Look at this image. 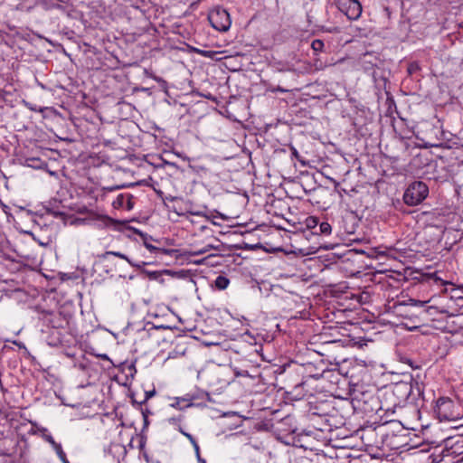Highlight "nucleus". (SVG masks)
<instances>
[{
  "label": "nucleus",
  "mask_w": 463,
  "mask_h": 463,
  "mask_svg": "<svg viewBox=\"0 0 463 463\" xmlns=\"http://www.w3.org/2000/svg\"><path fill=\"white\" fill-rule=\"evenodd\" d=\"M433 410L440 421L458 420L463 416L460 406L449 397L441 396L437 399Z\"/></svg>",
  "instance_id": "nucleus-1"
},
{
  "label": "nucleus",
  "mask_w": 463,
  "mask_h": 463,
  "mask_svg": "<svg viewBox=\"0 0 463 463\" xmlns=\"http://www.w3.org/2000/svg\"><path fill=\"white\" fill-rule=\"evenodd\" d=\"M429 194V187L422 181L411 183L403 194V202L409 206L421 203Z\"/></svg>",
  "instance_id": "nucleus-2"
},
{
  "label": "nucleus",
  "mask_w": 463,
  "mask_h": 463,
  "mask_svg": "<svg viewBox=\"0 0 463 463\" xmlns=\"http://www.w3.org/2000/svg\"><path fill=\"white\" fill-rule=\"evenodd\" d=\"M43 323L54 329H67L70 327L72 315L65 311H44L42 313Z\"/></svg>",
  "instance_id": "nucleus-3"
},
{
  "label": "nucleus",
  "mask_w": 463,
  "mask_h": 463,
  "mask_svg": "<svg viewBox=\"0 0 463 463\" xmlns=\"http://www.w3.org/2000/svg\"><path fill=\"white\" fill-rule=\"evenodd\" d=\"M211 25L217 31L226 32L232 24L229 13L221 7L212 10L208 14Z\"/></svg>",
  "instance_id": "nucleus-4"
},
{
  "label": "nucleus",
  "mask_w": 463,
  "mask_h": 463,
  "mask_svg": "<svg viewBox=\"0 0 463 463\" xmlns=\"http://www.w3.org/2000/svg\"><path fill=\"white\" fill-rule=\"evenodd\" d=\"M338 10L349 20H357L362 14V5L358 0H334Z\"/></svg>",
  "instance_id": "nucleus-5"
},
{
  "label": "nucleus",
  "mask_w": 463,
  "mask_h": 463,
  "mask_svg": "<svg viewBox=\"0 0 463 463\" xmlns=\"http://www.w3.org/2000/svg\"><path fill=\"white\" fill-rule=\"evenodd\" d=\"M433 130L435 131V136H437V133L441 132L440 127L434 128ZM427 146L430 147H440V148H448V149H458L463 151V144L460 143V139L456 137L449 140H440L438 137H435V138H432V140H430L426 143Z\"/></svg>",
  "instance_id": "nucleus-6"
},
{
  "label": "nucleus",
  "mask_w": 463,
  "mask_h": 463,
  "mask_svg": "<svg viewBox=\"0 0 463 463\" xmlns=\"http://www.w3.org/2000/svg\"><path fill=\"white\" fill-rule=\"evenodd\" d=\"M431 301V299H429L427 301H421V300H416V299H409V305L412 307H419L421 308L420 315H427L429 317H435L439 313H443L444 310L440 309L439 307L436 306H427Z\"/></svg>",
  "instance_id": "nucleus-7"
},
{
  "label": "nucleus",
  "mask_w": 463,
  "mask_h": 463,
  "mask_svg": "<svg viewBox=\"0 0 463 463\" xmlns=\"http://www.w3.org/2000/svg\"><path fill=\"white\" fill-rule=\"evenodd\" d=\"M134 196L129 193L118 194L112 201V206L115 209H123L130 211L134 206Z\"/></svg>",
  "instance_id": "nucleus-8"
},
{
  "label": "nucleus",
  "mask_w": 463,
  "mask_h": 463,
  "mask_svg": "<svg viewBox=\"0 0 463 463\" xmlns=\"http://www.w3.org/2000/svg\"><path fill=\"white\" fill-rule=\"evenodd\" d=\"M446 447H449L451 454L462 456L463 458V438L458 437L456 439L452 437L447 439Z\"/></svg>",
  "instance_id": "nucleus-9"
},
{
  "label": "nucleus",
  "mask_w": 463,
  "mask_h": 463,
  "mask_svg": "<svg viewBox=\"0 0 463 463\" xmlns=\"http://www.w3.org/2000/svg\"><path fill=\"white\" fill-rule=\"evenodd\" d=\"M306 372L308 373V377L318 379L320 377H325V374L331 371L326 368L324 362L321 360L318 364V367H316V373H313V365L311 364H307Z\"/></svg>",
  "instance_id": "nucleus-10"
},
{
  "label": "nucleus",
  "mask_w": 463,
  "mask_h": 463,
  "mask_svg": "<svg viewBox=\"0 0 463 463\" xmlns=\"http://www.w3.org/2000/svg\"><path fill=\"white\" fill-rule=\"evenodd\" d=\"M140 236L142 237L143 241H144V245L145 247L150 251V252H161V253H165V254H167L169 252L168 250H165V249H161V248H157L154 245H152L150 242H148L147 241V237L146 234H144L143 232H139Z\"/></svg>",
  "instance_id": "nucleus-11"
},
{
  "label": "nucleus",
  "mask_w": 463,
  "mask_h": 463,
  "mask_svg": "<svg viewBox=\"0 0 463 463\" xmlns=\"http://www.w3.org/2000/svg\"><path fill=\"white\" fill-rule=\"evenodd\" d=\"M229 284H230V279L227 277L222 276V275L218 276L213 282L215 288L218 290L226 289L228 288Z\"/></svg>",
  "instance_id": "nucleus-12"
},
{
  "label": "nucleus",
  "mask_w": 463,
  "mask_h": 463,
  "mask_svg": "<svg viewBox=\"0 0 463 463\" xmlns=\"http://www.w3.org/2000/svg\"><path fill=\"white\" fill-rule=\"evenodd\" d=\"M108 254H111L113 256H116L118 258H120L122 260H125L126 261H128L131 266L133 267H137V268H140L142 265H145L146 263L145 262H142V263H135L133 262L127 255L121 253V252H118V251H109L107 252Z\"/></svg>",
  "instance_id": "nucleus-13"
},
{
  "label": "nucleus",
  "mask_w": 463,
  "mask_h": 463,
  "mask_svg": "<svg viewBox=\"0 0 463 463\" xmlns=\"http://www.w3.org/2000/svg\"><path fill=\"white\" fill-rule=\"evenodd\" d=\"M213 249H217V247H214L213 245L212 244H206L204 247L203 248H195L192 250L189 251V254L191 256H198V255H202V254H204L206 252H208L209 250H213Z\"/></svg>",
  "instance_id": "nucleus-14"
},
{
  "label": "nucleus",
  "mask_w": 463,
  "mask_h": 463,
  "mask_svg": "<svg viewBox=\"0 0 463 463\" xmlns=\"http://www.w3.org/2000/svg\"><path fill=\"white\" fill-rule=\"evenodd\" d=\"M319 231L322 234L329 235L332 232V227L327 222H322L319 224Z\"/></svg>",
  "instance_id": "nucleus-15"
},
{
  "label": "nucleus",
  "mask_w": 463,
  "mask_h": 463,
  "mask_svg": "<svg viewBox=\"0 0 463 463\" xmlns=\"http://www.w3.org/2000/svg\"><path fill=\"white\" fill-rule=\"evenodd\" d=\"M54 450L56 451L58 457L63 463H70L69 460L67 459L65 452L62 449L61 445H56Z\"/></svg>",
  "instance_id": "nucleus-16"
},
{
  "label": "nucleus",
  "mask_w": 463,
  "mask_h": 463,
  "mask_svg": "<svg viewBox=\"0 0 463 463\" xmlns=\"http://www.w3.org/2000/svg\"><path fill=\"white\" fill-rule=\"evenodd\" d=\"M311 47L316 52H321L324 48V43L319 39H316L312 42Z\"/></svg>",
  "instance_id": "nucleus-17"
},
{
  "label": "nucleus",
  "mask_w": 463,
  "mask_h": 463,
  "mask_svg": "<svg viewBox=\"0 0 463 463\" xmlns=\"http://www.w3.org/2000/svg\"><path fill=\"white\" fill-rule=\"evenodd\" d=\"M429 280H433V282H434L436 285H440V286H442V285H445V284H446V282H445V281H443V279H441L440 278H439V277L437 276V274H436V273H434V274L430 275V276L429 277Z\"/></svg>",
  "instance_id": "nucleus-18"
},
{
  "label": "nucleus",
  "mask_w": 463,
  "mask_h": 463,
  "mask_svg": "<svg viewBox=\"0 0 463 463\" xmlns=\"http://www.w3.org/2000/svg\"><path fill=\"white\" fill-rule=\"evenodd\" d=\"M193 447L195 450V453H196V456H197V458L200 462L202 463H206L204 459L201 458V456H200V448H199V445L197 442H195V444H193Z\"/></svg>",
  "instance_id": "nucleus-19"
},
{
  "label": "nucleus",
  "mask_w": 463,
  "mask_h": 463,
  "mask_svg": "<svg viewBox=\"0 0 463 463\" xmlns=\"http://www.w3.org/2000/svg\"><path fill=\"white\" fill-rule=\"evenodd\" d=\"M45 439L50 443L52 444V448L55 449V446L56 445H61L60 443H57L54 439L51 436V435H48L45 437Z\"/></svg>",
  "instance_id": "nucleus-20"
},
{
  "label": "nucleus",
  "mask_w": 463,
  "mask_h": 463,
  "mask_svg": "<svg viewBox=\"0 0 463 463\" xmlns=\"http://www.w3.org/2000/svg\"><path fill=\"white\" fill-rule=\"evenodd\" d=\"M181 432H182L183 435H184L189 439V441L192 443V445L195 444V442H197L195 440V439L190 433H187V432H185L184 430H181Z\"/></svg>",
  "instance_id": "nucleus-21"
},
{
  "label": "nucleus",
  "mask_w": 463,
  "mask_h": 463,
  "mask_svg": "<svg viewBox=\"0 0 463 463\" xmlns=\"http://www.w3.org/2000/svg\"><path fill=\"white\" fill-rule=\"evenodd\" d=\"M291 151H292V156L298 159L299 154H298V150L292 146Z\"/></svg>",
  "instance_id": "nucleus-22"
},
{
  "label": "nucleus",
  "mask_w": 463,
  "mask_h": 463,
  "mask_svg": "<svg viewBox=\"0 0 463 463\" xmlns=\"http://www.w3.org/2000/svg\"><path fill=\"white\" fill-rule=\"evenodd\" d=\"M418 68V65L416 64H411L408 68L409 73H412V71Z\"/></svg>",
  "instance_id": "nucleus-23"
},
{
  "label": "nucleus",
  "mask_w": 463,
  "mask_h": 463,
  "mask_svg": "<svg viewBox=\"0 0 463 463\" xmlns=\"http://www.w3.org/2000/svg\"><path fill=\"white\" fill-rule=\"evenodd\" d=\"M154 393H155V391L150 392H146V398H145L144 402L147 401L151 396L154 395Z\"/></svg>",
  "instance_id": "nucleus-24"
},
{
  "label": "nucleus",
  "mask_w": 463,
  "mask_h": 463,
  "mask_svg": "<svg viewBox=\"0 0 463 463\" xmlns=\"http://www.w3.org/2000/svg\"><path fill=\"white\" fill-rule=\"evenodd\" d=\"M272 91H273V92H275V91H279V92H282V93H283V92H286V91H287V90H285V89H283V88H281V87H278V88H276V89H273V90H272Z\"/></svg>",
  "instance_id": "nucleus-25"
},
{
  "label": "nucleus",
  "mask_w": 463,
  "mask_h": 463,
  "mask_svg": "<svg viewBox=\"0 0 463 463\" xmlns=\"http://www.w3.org/2000/svg\"><path fill=\"white\" fill-rule=\"evenodd\" d=\"M306 383H307V381H303V382H301L300 383L297 384V385L295 386V390H298V389H299V388H302V387L306 384Z\"/></svg>",
  "instance_id": "nucleus-26"
},
{
  "label": "nucleus",
  "mask_w": 463,
  "mask_h": 463,
  "mask_svg": "<svg viewBox=\"0 0 463 463\" xmlns=\"http://www.w3.org/2000/svg\"><path fill=\"white\" fill-rule=\"evenodd\" d=\"M52 214L53 216H63V215H64V214H63L62 213H61V212H54V211H53V212H52Z\"/></svg>",
  "instance_id": "nucleus-27"
},
{
  "label": "nucleus",
  "mask_w": 463,
  "mask_h": 463,
  "mask_svg": "<svg viewBox=\"0 0 463 463\" xmlns=\"http://www.w3.org/2000/svg\"><path fill=\"white\" fill-rule=\"evenodd\" d=\"M115 190H116V188H115V187L104 188V191H105V192H109V193L113 192V191H115Z\"/></svg>",
  "instance_id": "nucleus-28"
},
{
  "label": "nucleus",
  "mask_w": 463,
  "mask_h": 463,
  "mask_svg": "<svg viewBox=\"0 0 463 463\" xmlns=\"http://www.w3.org/2000/svg\"><path fill=\"white\" fill-rule=\"evenodd\" d=\"M381 408H382V409H383V405H382V407H381ZM384 410H385L386 411H391V408H390V407H388V406H386V407L384 408ZM392 412H394V409H392Z\"/></svg>",
  "instance_id": "nucleus-29"
},
{
  "label": "nucleus",
  "mask_w": 463,
  "mask_h": 463,
  "mask_svg": "<svg viewBox=\"0 0 463 463\" xmlns=\"http://www.w3.org/2000/svg\"><path fill=\"white\" fill-rule=\"evenodd\" d=\"M150 276H151V277H154L155 279L157 277V276H156V272H153V273H151V275H150Z\"/></svg>",
  "instance_id": "nucleus-30"
},
{
  "label": "nucleus",
  "mask_w": 463,
  "mask_h": 463,
  "mask_svg": "<svg viewBox=\"0 0 463 463\" xmlns=\"http://www.w3.org/2000/svg\"><path fill=\"white\" fill-rule=\"evenodd\" d=\"M101 357H102L103 359H109V357H108V355H107V354H103V355H101Z\"/></svg>",
  "instance_id": "nucleus-31"
},
{
  "label": "nucleus",
  "mask_w": 463,
  "mask_h": 463,
  "mask_svg": "<svg viewBox=\"0 0 463 463\" xmlns=\"http://www.w3.org/2000/svg\"><path fill=\"white\" fill-rule=\"evenodd\" d=\"M332 181L334 182L335 186H337V185L339 184L335 180H333V179H332Z\"/></svg>",
  "instance_id": "nucleus-32"
},
{
  "label": "nucleus",
  "mask_w": 463,
  "mask_h": 463,
  "mask_svg": "<svg viewBox=\"0 0 463 463\" xmlns=\"http://www.w3.org/2000/svg\"><path fill=\"white\" fill-rule=\"evenodd\" d=\"M145 425H147V417L145 416Z\"/></svg>",
  "instance_id": "nucleus-33"
},
{
  "label": "nucleus",
  "mask_w": 463,
  "mask_h": 463,
  "mask_svg": "<svg viewBox=\"0 0 463 463\" xmlns=\"http://www.w3.org/2000/svg\"><path fill=\"white\" fill-rule=\"evenodd\" d=\"M392 396H394L395 395V392L392 391V393H391Z\"/></svg>",
  "instance_id": "nucleus-34"
},
{
  "label": "nucleus",
  "mask_w": 463,
  "mask_h": 463,
  "mask_svg": "<svg viewBox=\"0 0 463 463\" xmlns=\"http://www.w3.org/2000/svg\"><path fill=\"white\" fill-rule=\"evenodd\" d=\"M459 26L463 28V21L459 24Z\"/></svg>",
  "instance_id": "nucleus-35"
},
{
  "label": "nucleus",
  "mask_w": 463,
  "mask_h": 463,
  "mask_svg": "<svg viewBox=\"0 0 463 463\" xmlns=\"http://www.w3.org/2000/svg\"><path fill=\"white\" fill-rule=\"evenodd\" d=\"M399 403H393V408H395Z\"/></svg>",
  "instance_id": "nucleus-36"
}]
</instances>
